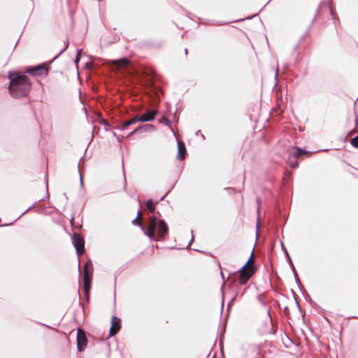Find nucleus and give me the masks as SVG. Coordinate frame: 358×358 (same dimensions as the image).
<instances>
[{
  "mask_svg": "<svg viewBox=\"0 0 358 358\" xmlns=\"http://www.w3.org/2000/svg\"><path fill=\"white\" fill-rule=\"evenodd\" d=\"M10 80L9 92L14 98H20L26 96L31 89V83L24 75L17 73H10Z\"/></svg>",
  "mask_w": 358,
  "mask_h": 358,
  "instance_id": "f257e3e1",
  "label": "nucleus"
},
{
  "mask_svg": "<svg viewBox=\"0 0 358 358\" xmlns=\"http://www.w3.org/2000/svg\"><path fill=\"white\" fill-rule=\"evenodd\" d=\"M157 229L159 236L161 238L164 237L168 231V227L166 222L163 220H157L155 217L150 218L148 229L145 234L150 238H154L155 230Z\"/></svg>",
  "mask_w": 358,
  "mask_h": 358,
  "instance_id": "f03ea898",
  "label": "nucleus"
},
{
  "mask_svg": "<svg viewBox=\"0 0 358 358\" xmlns=\"http://www.w3.org/2000/svg\"><path fill=\"white\" fill-rule=\"evenodd\" d=\"M253 259V252L251 253V255L248 260V262L242 266L240 270V278L239 283L241 285L245 284L248 280L250 278V277L254 273V268L251 264Z\"/></svg>",
  "mask_w": 358,
  "mask_h": 358,
  "instance_id": "7ed1b4c3",
  "label": "nucleus"
},
{
  "mask_svg": "<svg viewBox=\"0 0 358 358\" xmlns=\"http://www.w3.org/2000/svg\"><path fill=\"white\" fill-rule=\"evenodd\" d=\"M92 276V264L90 262H87L84 266V286L86 292L90 289Z\"/></svg>",
  "mask_w": 358,
  "mask_h": 358,
  "instance_id": "20e7f679",
  "label": "nucleus"
},
{
  "mask_svg": "<svg viewBox=\"0 0 358 358\" xmlns=\"http://www.w3.org/2000/svg\"><path fill=\"white\" fill-rule=\"evenodd\" d=\"M72 239L77 254L78 256H80L81 254L84 252V239L79 234H74Z\"/></svg>",
  "mask_w": 358,
  "mask_h": 358,
  "instance_id": "39448f33",
  "label": "nucleus"
},
{
  "mask_svg": "<svg viewBox=\"0 0 358 358\" xmlns=\"http://www.w3.org/2000/svg\"><path fill=\"white\" fill-rule=\"evenodd\" d=\"M87 345V338L83 331L78 329L77 332V347L80 352H82Z\"/></svg>",
  "mask_w": 358,
  "mask_h": 358,
  "instance_id": "423d86ee",
  "label": "nucleus"
},
{
  "mask_svg": "<svg viewBox=\"0 0 358 358\" xmlns=\"http://www.w3.org/2000/svg\"><path fill=\"white\" fill-rule=\"evenodd\" d=\"M110 64L116 68L117 70H120L127 67L129 64V61L126 58H121L120 59L111 60Z\"/></svg>",
  "mask_w": 358,
  "mask_h": 358,
  "instance_id": "0eeeda50",
  "label": "nucleus"
},
{
  "mask_svg": "<svg viewBox=\"0 0 358 358\" xmlns=\"http://www.w3.org/2000/svg\"><path fill=\"white\" fill-rule=\"evenodd\" d=\"M120 328V320L115 316H113L111 320V327L110 328V336L115 335Z\"/></svg>",
  "mask_w": 358,
  "mask_h": 358,
  "instance_id": "6e6552de",
  "label": "nucleus"
},
{
  "mask_svg": "<svg viewBox=\"0 0 358 358\" xmlns=\"http://www.w3.org/2000/svg\"><path fill=\"white\" fill-rule=\"evenodd\" d=\"M186 153V148L185 144L182 142L178 141V155L177 159L182 160L185 158Z\"/></svg>",
  "mask_w": 358,
  "mask_h": 358,
  "instance_id": "1a4fd4ad",
  "label": "nucleus"
},
{
  "mask_svg": "<svg viewBox=\"0 0 358 358\" xmlns=\"http://www.w3.org/2000/svg\"><path fill=\"white\" fill-rule=\"evenodd\" d=\"M156 115L155 110H150L143 114L139 117L141 122H149L154 120Z\"/></svg>",
  "mask_w": 358,
  "mask_h": 358,
  "instance_id": "9d476101",
  "label": "nucleus"
},
{
  "mask_svg": "<svg viewBox=\"0 0 358 358\" xmlns=\"http://www.w3.org/2000/svg\"><path fill=\"white\" fill-rule=\"evenodd\" d=\"M137 122H141L140 120H139V117H133L132 119H131L130 120H128V121H126L124 122L122 125L121 127H120V129L123 130L124 129H126L128 126L129 125H131Z\"/></svg>",
  "mask_w": 358,
  "mask_h": 358,
  "instance_id": "9b49d317",
  "label": "nucleus"
},
{
  "mask_svg": "<svg viewBox=\"0 0 358 358\" xmlns=\"http://www.w3.org/2000/svg\"><path fill=\"white\" fill-rule=\"evenodd\" d=\"M27 71L31 75H36L38 71H43V73H45V69L41 66H36L35 68L28 69Z\"/></svg>",
  "mask_w": 358,
  "mask_h": 358,
  "instance_id": "f8f14e48",
  "label": "nucleus"
},
{
  "mask_svg": "<svg viewBox=\"0 0 358 358\" xmlns=\"http://www.w3.org/2000/svg\"><path fill=\"white\" fill-rule=\"evenodd\" d=\"M145 205H146L147 208H148L150 211H151V212L154 211V210H155V203L153 202V201H152V200H151V199L148 200V201L146 202Z\"/></svg>",
  "mask_w": 358,
  "mask_h": 358,
  "instance_id": "ddd939ff",
  "label": "nucleus"
},
{
  "mask_svg": "<svg viewBox=\"0 0 358 358\" xmlns=\"http://www.w3.org/2000/svg\"><path fill=\"white\" fill-rule=\"evenodd\" d=\"M306 152V150H301L300 148H297L296 151L294 154V156L295 157H299V156H301V155H303V154H304Z\"/></svg>",
  "mask_w": 358,
  "mask_h": 358,
  "instance_id": "4468645a",
  "label": "nucleus"
},
{
  "mask_svg": "<svg viewBox=\"0 0 358 358\" xmlns=\"http://www.w3.org/2000/svg\"><path fill=\"white\" fill-rule=\"evenodd\" d=\"M140 216H141V213H140V212H138V215H137L136 218V219H134V220L132 221L133 224H138V225H139V226H141V225H142V222H141V220H139V217H140Z\"/></svg>",
  "mask_w": 358,
  "mask_h": 358,
  "instance_id": "2eb2a0df",
  "label": "nucleus"
},
{
  "mask_svg": "<svg viewBox=\"0 0 358 358\" xmlns=\"http://www.w3.org/2000/svg\"><path fill=\"white\" fill-rule=\"evenodd\" d=\"M351 144L353 146L358 148V135L351 140Z\"/></svg>",
  "mask_w": 358,
  "mask_h": 358,
  "instance_id": "dca6fc26",
  "label": "nucleus"
},
{
  "mask_svg": "<svg viewBox=\"0 0 358 358\" xmlns=\"http://www.w3.org/2000/svg\"><path fill=\"white\" fill-rule=\"evenodd\" d=\"M141 129V127H138V128H136V129H134L133 131H131V132L130 133V134H129V135H131V134H135L136 132L138 131Z\"/></svg>",
  "mask_w": 358,
  "mask_h": 358,
  "instance_id": "f3484780",
  "label": "nucleus"
},
{
  "mask_svg": "<svg viewBox=\"0 0 358 358\" xmlns=\"http://www.w3.org/2000/svg\"><path fill=\"white\" fill-rule=\"evenodd\" d=\"M164 123L167 126H169V124H170V122H169V121L167 119L164 120Z\"/></svg>",
  "mask_w": 358,
  "mask_h": 358,
  "instance_id": "a211bd4d",
  "label": "nucleus"
},
{
  "mask_svg": "<svg viewBox=\"0 0 358 358\" xmlns=\"http://www.w3.org/2000/svg\"><path fill=\"white\" fill-rule=\"evenodd\" d=\"M78 60H79V58H78V55L75 59V63L77 64L78 62Z\"/></svg>",
  "mask_w": 358,
  "mask_h": 358,
  "instance_id": "6ab92c4d",
  "label": "nucleus"
},
{
  "mask_svg": "<svg viewBox=\"0 0 358 358\" xmlns=\"http://www.w3.org/2000/svg\"><path fill=\"white\" fill-rule=\"evenodd\" d=\"M278 73V68L276 67L275 68V78L277 77Z\"/></svg>",
  "mask_w": 358,
  "mask_h": 358,
  "instance_id": "aec40b11",
  "label": "nucleus"
},
{
  "mask_svg": "<svg viewBox=\"0 0 358 358\" xmlns=\"http://www.w3.org/2000/svg\"><path fill=\"white\" fill-rule=\"evenodd\" d=\"M287 256L289 257V255L287 250H285Z\"/></svg>",
  "mask_w": 358,
  "mask_h": 358,
  "instance_id": "412c9836",
  "label": "nucleus"
},
{
  "mask_svg": "<svg viewBox=\"0 0 358 358\" xmlns=\"http://www.w3.org/2000/svg\"><path fill=\"white\" fill-rule=\"evenodd\" d=\"M281 246H282V248L284 250L283 244L282 243H281Z\"/></svg>",
  "mask_w": 358,
  "mask_h": 358,
  "instance_id": "4be33fe9",
  "label": "nucleus"
},
{
  "mask_svg": "<svg viewBox=\"0 0 358 358\" xmlns=\"http://www.w3.org/2000/svg\"><path fill=\"white\" fill-rule=\"evenodd\" d=\"M213 358H215V357H213Z\"/></svg>",
  "mask_w": 358,
  "mask_h": 358,
  "instance_id": "5701e85b",
  "label": "nucleus"
}]
</instances>
